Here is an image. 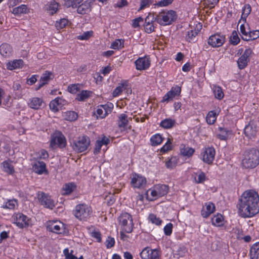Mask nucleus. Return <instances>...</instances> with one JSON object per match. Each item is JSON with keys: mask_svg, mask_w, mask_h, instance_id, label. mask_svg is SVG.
Wrapping results in <instances>:
<instances>
[{"mask_svg": "<svg viewBox=\"0 0 259 259\" xmlns=\"http://www.w3.org/2000/svg\"><path fill=\"white\" fill-rule=\"evenodd\" d=\"M259 212V196L254 192H244L239 199L238 213L242 218H250Z\"/></svg>", "mask_w": 259, "mask_h": 259, "instance_id": "1", "label": "nucleus"}, {"mask_svg": "<svg viewBox=\"0 0 259 259\" xmlns=\"http://www.w3.org/2000/svg\"><path fill=\"white\" fill-rule=\"evenodd\" d=\"M242 161V166L246 168H253L259 163V151L254 148L247 150Z\"/></svg>", "mask_w": 259, "mask_h": 259, "instance_id": "2", "label": "nucleus"}, {"mask_svg": "<svg viewBox=\"0 0 259 259\" xmlns=\"http://www.w3.org/2000/svg\"><path fill=\"white\" fill-rule=\"evenodd\" d=\"M177 17L176 13L173 10L162 11L158 14H154L155 21L161 25L170 24Z\"/></svg>", "mask_w": 259, "mask_h": 259, "instance_id": "3", "label": "nucleus"}, {"mask_svg": "<svg viewBox=\"0 0 259 259\" xmlns=\"http://www.w3.org/2000/svg\"><path fill=\"white\" fill-rule=\"evenodd\" d=\"M92 212L91 207L85 204H78L73 210V214L76 218L80 221H87L90 217Z\"/></svg>", "mask_w": 259, "mask_h": 259, "instance_id": "4", "label": "nucleus"}, {"mask_svg": "<svg viewBox=\"0 0 259 259\" xmlns=\"http://www.w3.org/2000/svg\"><path fill=\"white\" fill-rule=\"evenodd\" d=\"M90 144L89 138L87 136H82L79 137L77 140L74 141L72 147L74 151L80 153L85 151Z\"/></svg>", "mask_w": 259, "mask_h": 259, "instance_id": "5", "label": "nucleus"}, {"mask_svg": "<svg viewBox=\"0 0 259 259\" xmlns=\"http://www.w3.org/2000/svg\"><path fill=\"white\" fill-rule=\"evenodd\" d=\"M119 221L122 230L126 233H131L133 230V223L132 216L128 213H122L119 217Z\"/></svg>", "mask_w": 259, "mask_h": 259, "instance_id": "6", "label": "nucleus"}, {"mask_svg": "<svg viewBox=\"0 0 259 259\" xmlns=\"http://www.w3.org/2000/svg\"><path fill=\"white\" fill-rule=\"evenodd\" d=\"M66 139L63 134L60 131H55L51 136L50 146L52 148L57 146L59 148H63L66 146Z\"/></svg>", "mask_w": 259, "mask_h": 259, "instance_id": "7", "label": "nucleus"}, {"mask_svg": "<svg viewBox=\"0 0 259 259\" xmlns=\"http://www.w3.org/2000/svg\"><path fill=\"white\" fill-rule=\"evenodd\" d=\"M258 132L257 123L255 121L251 120L246 125L244 130L245 136L249 139H254Z\"/></svg>", "mask_w": 259, "mask_h": 259, "instance_id": "8", "label": "nucleus"}, {"mask_svg": "<svg viewBox=\"0 0 259 259\" xmlns=\"http://www.w3.org/2000/svg\"><path fill=\"white\" fill-rule=\"evenodd\" d=\"M14 223L20 228L29 226V220L28 217L22 213L15 214L13 216Z\"/></svg>", "mask_w": 259, "mask_h": 259, "instance_id": "9", "label": "nucleus"}, {"mask_svg": "<svg viewBox=\"0 0 259 259\" xmlns=\"http://www.w3.org/2000/svg\"><path fill=\"white\" fill-rule=\"evenodd\" d=\"M38 199L40 204L45 207L53 209L55 206V202L51 196L44 192L39 193Z\"/></svg>", "mask_w": 259, "mask_h": 259, "instance_id": "10", "label": "nucleus"}, {"mask_svg": "<svg viewBox=\"0 0 259 259\" xmlns=\"http://www.w3.org/2000/svg\"><path fill=\"white\" fill-rule=\"evenodd\" d=\"M47 228L48 231L57 234H61L64 231V224L60 221H49Z\"/></svg>", "mask_w": 259, "mask_h": 259, "instance_id": "11", "label": "nucleus"}, {"mask_svg": "<svg viewBox=\"0 0 259 259\" xmlns=\"http://www.w3.org/2000/svg\"><path fill=\"white\" fill-rule=\"evenodd\" d=\"M201 154L203 162L210 164L212 163L214 159L215 151L213 147H208L205 148Z\"/></svg>", "mask_w": 259, "mask_h": 259, "instance_id": "12", "label": "nucleus"}, {"mask_svg": "<svg viewBox=\"0 0 259 259\" xmlns=\"http://www.w3.org/2000/svg\"><path fill=\"white\" fill-rule=\"evenodd\" d=\"M225 42V36L217 33L211 35L208 40V44L213 48L222 46Z\"/></svg>", "mask_w": 259, "mask_h": 259, "instance_id": "13", "label": "nucleus"}, {"mask_svg": "<svg viewBox=\"0 0 259 259\" xmlns=\"http://www.w3.org/2000/svg\"><path fill=\"white\" fill-rule=\"evenodd\" d=\"M252 53V51L250 48L247 49L245 50L243 55L238 59L237 64L240 69H244L247 66L249 61V57Z\"/></svg>", "mask_w": 259, "mask_h": 259, "instance_id": "14", "label": "nucleus"}, {"mask_svg": "<svg viewBox=\"0 0 259 259\" xmlns=\"http://www.w3.org/2000/svg\"><path fill=\"white\" fill-rule=\"evenodd\" d=\"M155 21L154 14H149L146 17L144 25V29L146 32L151 33L155 31V26L153 23Z\"/></svg>", "mask_w": 259, "mask_h": 259, "instance_id": "15", "label": "nucleus"}, {"mask_svg": "<svg viewBox=\"0 0 259 259\" xmlns=\"http://www.w3.org/2000/svg\"><path fill=\"white\" fill-rule=\"evenodd\" d=\"M181 92L180 87H172L163 97L162 102H169L172 100L176 97L180 95Z\"/></svg>", "mask_w": 259, "mask_h": 259, "instance_id": "16", "label": "nucleus"}, {"mask_svg": "<svg viewBox=\"0 0 259 259\" xmlns=\"http://www.w3.org/2000/svg\"><path fill=\"white\" fill-rule=\"evenodd\" d=\"M136 69L137 70H142L148 68L150 64V60L146 58H140L135 62Z\"/></svg>", "mask_w": 259, "mask_h": 259, "instance_id": "17", "label": "nucleus"}, {"mask_svg": "<svg viewBox=\"0 0 259 259\" xmlns=\"http://www.w3.org/2000/svg\"><path fill=\"white\" fill-rule=\"evenodd\" d=\"M54 75L53 73L50 71H46L42 74L39 80V84L36 90H39L43 85L48 84L49 81L53 79Z\"/></svg>", "mask_w": 259, "mask_h": 259, "instance_id": "18", "label": "nucleus"}, {"mask_svg": "<svg viewBox=\"0 0 259 259\" xmlns=\"http://www.w3.org/2000/svg\"><path fill=\"white\" fill-rule=\"evenodd\" d=\"M215 209L214 204L212 202H208L206 203L205 207L202 208L201 214L203 218H207L215 211Z\"/></svg>", "mask_w": 259, "mask_h": 259, "instance_id": "19", "label": "nucleus"}, {"mask_svg": "<svg viewBox=\"0 0 259 259\" xmlns=\"http://www.w3.org/2000/svg\"><path fill=\"white\" fill-rule=\"evenodd\" d=\"M131 183L134 187L140 188L145 186L146 180L144 177L136 175L132 179Z\"/></svg>", "mask_w": 259, "mask_h": 259, "instance_id": "20", "label": "nucleus"}, {"mask_svg": "<svg viewBox=\"0 0 259 259\" xmlns=\"http://www.w3.org/2000/svg\"><path fill=\"white\" fill-rule=\"evenodd\" d=\"M34 171L38 174H42L46 171V165L43 161H38L33 165Z\"/></svg>", "mask_w": 259, "mask_h": 259, "instance_id": "21", "label": "nucleus"}, {"mask_svg": "<svg viewBox=\"0 0 259 259\" xmlns=\"http://www.w3.org/2000/svg\"><path fill=\"white\" fill-rule=\"evenodd\" d=\"M43 103L44 102L41 99L35 97L30 100L28 105L32 109L37 110L42 106Z\"/></svg>", "mask_w": 259, "mask_h": 259, "instance_id": "22", "label": "nucleus"}, {"mask_svg": "<svg viewBox=\"0 0 259 259\" xmlns=\"http://www.w3.org/2000/svg\"><path fill=\"white\" fill-rule=\"evenodd\" d=\"M12 52V49L8 44H3L0 46V53L5 57H10Z\"/></svg>", "mask_w": 259, "mask_h": 259, "instance_id": "23", "label": "nucleus"}, {"mask_svg": "<svg viewBox=\"0 0 259 259\" xmlns=\"http://www.w3.org/2000/svg\"><path fill=\"white\" fill-rule=\"evenodd\" d=\"M250 256L251 259H259V242L254 243L251 247Z\"/></svg>", "mask_w": 259, "mask_h": 259, "instance_id": "24", "label": "nucleus"}, {"mask_svg": "<svg viewBox=\"0 0 259 259\" xmlns=\"http://www.w3.org/2000/svg\"><path fill=\"white\" fill-rule=\"evenodd\" d=\"M60 7V5L55 0H53L48 5L47 11L51 15H53L58 12Z\"/></svg>", "mask_w": 259, "mask_h": 259, "instance_id": "25", "label": "nucleus"}, {"mask_svg": "<svg viewBox=\"0 0 259 259\" xmlns=\"http://www.w3.org/2000/svg\"><path fill=\"white\" fill-rule=\"evenodd\" d=\"M194 151L193 148L186 146L185 145L182 144L180 146V153L184 156L189 157L193 154Z\"/></svg>", "mask_w": 259, "mask_h": 259, "instance_id": "26", "label": "nucleus"}, {"mask_svg": "<svg viewBox=\"0 0 259 259\" xmlns=\"http://www.w3.org/2000/svg\"><path fill=\"white\" fill-rule=\"evenodd\" d=\"M92 94V92L88 90H82L76 95L75 99L78 101H84L90 98Z\"/></svg>", "mask_w": 259, "mask_h": 259, "instance_id": "27", "label": "nucleus"}, {"mask_svg": "<svg viewBox=\"0 0 259 259\" xmlns=\"http://www.w3.org/2000/svg\"><path fill=\"white\" fill-rule=\"evenodd\" d=\"M128 123L127 116L125 114H120L118 116V126L119 128L125 129Z\"/></svg>", "mask_w": 259, "mask_h": 259, "instance_id": "28", "label": "nucleus"}, {"mask_svg": "<svg viewBox=\"0 0 259 259\" xmlns=\"http://www.w3.org/2000/svg\"><path fill=\"white\" fill-rule=\"evenodd\" d=\"M158 194V197H162L168 193V187L166 185L159 184L155 186Z\"/></svg>", "mask_w": 259, "mask_h": 259, "instance_id": "29", "label": "nucleus"}, {"mask_svg": "<svg viewBox=\"0 0 259 259\" xmlns=\"http://www.w3.org/2000/svg\"><path fill=\"white\" fill-rule=\"evenodd\" d=\"M90 3L85 2L78 6L77 11L79 14H84L90 11Z\"/></svg>", "mask_w": 259, "mask_h": 259, "instance_id": "30", "label": "nucleus"}, {"mask_svg": "<svg viewBox=\"0 0 259 259\" xmlns=\"http://www.w3.org/2000/svg\"><path fill=\"white\" fill-rule=\"evenodd\" d=\"M176 121L170 118H166L161 121L160 125L164 128H171L175 126Z\"/></svg>", "mask_w": 259, "mask_h": 259, "instance_id": "31", "label": "nucleus"}, {"mask_svg": "<svg viewBox=\"0 0 259 259\" xmlns=\"http://www.w3.org/2000/svg\"><path fill=\"white\" fill-rule=\"evenodd\" d=\"M251 11V8L250 5L246 4L243 8L242 15L241 20L239 21V23L240 22L241 20H243L245 22L246 20V18L249 15Z\"/></svg>", "mask_w": 259, "mask_h": 259, "instance_id": "32", "label": "nucleus"}, {"mask_svg": "<svg viewBox=\"0 0 259 259\" xmlns=\"http://www.w3.org/2000/svg\"><path fill=\"white\" fill-rule=\"evenodd\" d=\"M76 188L75 185L73 183H68L64 185L62 188V194L63 195H69L71 193L75 188Z\"/></svg>", "mask_w": 259, "mask_h": 259, "instance_id": "33", "label": "nucleus"}, {"mask_svg": "<svg viewBox=\"0 0 259 259\" xmlns=\"http://www.w3.org/2000/svg\"><path fill=\"white\" fill-rule=\"evenodd\" d=\"M27 7L25 5H21L13 9L12 13L15 15H18L21 14L26 13Z\"/></svg>", "mask_w": 259, "mask_h": 259, "instance_id": "34", "label": "nucleus"}, {"mask_svg": "<svg viewBox=\"0 0 259 259\" xmlns=\"http://www.w3.org/2000/svg\"><path fill=\"white\" fill-rule=\"evenodd\" d=\"M212 225L215 226H221L223 225V217L221 214H218L214 215L211 219Z\"/></svg>", "mask_w": 259, "mask_h": 259, "instance_id": "35", "label": "nucleus"}, {"mask_svg": "<svg viewBox=\"0 0 259 259\" xmlns=\"http://www.w3.org/2000/svg\"><path fill=\"white\" fill-rule=\"evenodd\" d=\"M18 202L16 199H10L8 200L6 203L2 206L4 208H7L10 209H14L16 205H17Z\"/></svg>", "mask_w": 259, "mask_h": 259, "instance_id": "36", "label": "nucleus"}, {"mask_svg": "<svg viewBox=\"0 0 259 259\" xmlns=\"http://www.w3.org/2000/svg\"><path fill=\"white\" fill-rule=\"evenodd\" d=\"M150 141L151 142V145L155 146L160 144L162 142V138L159 134H156L151 138Z\"/></svg>", "mask_w": 259, "mask_h": 259, "instance_id": "37", "label": "nucleus"}, {"mask_svg": "<svg viewBox=\"0 0 259 259\" xmlns=\"http://www.w3.org/2000/svg\"><path fill=\"white\" fill-rule=\"evenodd\" d=\"M206 120L208 124H213L216 120V113L214 111H209L206 116Z\"/></svg>", "mask_w": 259, "mask_h": 259, "instance_id": "38", "label": "nucleus"}, {"mask_svg": "<svg viewBox=\"0 0 259 259\" xmlns=\"http://www.w3.org/2000/svg\"><path fill=\"white\" fill-rule=\"evenodd\" d=\"M213 90L214 96L217 99L221 100L224 97V94L221 87L214 86Z\"/></svg>", "mask_w": 259, "mask_h": 259, "instance_id": "39", "label": "nucleus"}, {"mask_svg": "<svg viewBox=\"0 0 259 259\" xmlns=\"http://www.w3.org/2000/svg\"><path fill=\"white\" fill-rule=\"evenodd\" d=\"M3 170L9 174H12L14 171L13 166L8 161H4L3 163Z\"/></svg>", "mask_w": 259, "mask_h": 259, "instance_id": "40", "label": "nucleus"}, {"mask_svg": "<svg viewBox=\"0 0 259 259\" xmlns=\"http://www.w3.org/2000/svg\"><path fill=\"white\" fill-rule=\"evenodd\" d=\"M220 131L221 133L217 135V137L221 140H226L229 133L231 131L227 130L226 128L220 127Z\"/></svg>", "mask_w": 259, "mask_h": 259, "instance_id": "41", "label": "nucleus"}, {"mask_svg": "<svg viewBox=\"0 0 259 259\" xmlns=\"http://www.w3.org/2000/svg\"><path fill=\"white\" fill-rule=\"evenodd\" d=\"M78 117L77 114L74 111H70L65 113V119L69 121H74Z\"/></svg>", "mask_w": 259, "mask_h": 259, "instance_id": "42", "label": "nucleus"}, {"mask_svg": "<svg viewBox=\"0 0 259 259\" xmlns=\"http://www.w3.org/2000/svg\"><path fill=\"white\" fill-rule=\"evenodd\" d=\"M248 36V38H245V41L254 40L257 39V38H259V30L250 31L249 32Z\"/></svg>", "mask_w": 259, "mask_h": 259, "instance_id": "43", "label": "nucleus"}, {"mask_svg": "<svg viewBox=\"0 0 259 259\" xmlns=\"http://www.w3.org/2000/svg\"><path fill=\"white\" fill-rule=\"evenodd\" d=\"M68 23V21L67 19L65 18L61 19L59 21L56 22L55 27L57 30H59L65 27Z\"/></svg>", "mask_w": 259, "mask_h": 259, "instance_id": "44", "label": "nucleus"}, {"mask_svg": "<svg viewBox=\"0 0 259 259\" xmlns=\"http://www.w3.org/2000/svg\"><path fill=\"white\" fill-rule=\"evenodd\" d=\"M230 41L231 44L233 45H237L240 41V38L238 37L237 32L236 31L234 30L230 37Z\"/></svg>", "mask_w": 259, "mask_h": 259, "instance_id": "45", "label": "nucleus"}, {"mask_svg": "<svg viewBox=\"0 0 259 259\" xmlns=\"http://www.w3.org/2000/svg\"><path fill=\"white\" fill-rule=\"evenodd\" d=\"M80 84H72L68 87L67 90L71 94H76L80 89Z\"/></svg>", "mask_w": 259, "mask_h": 259, "instance_id": "46", "label": "nucleus"}, {"mask_svg": "<svg viewBox=\"0 0 259 259\" xmlns=\"http://www.w3.org/2000/svg\"><path fill=\"white\" fill-rule=\"evenodd\" d=\"M105 105H101L100 108H98L96 110V114L98 117L101 118H104L107 112L105 108Z\"/></svg>", "mask_w": 259, "mask_h": 259, "instance_id": "47", "label": "nucleus"}, {"mask_svg": "<svg viewBox=\"0 0 259 259\" xmlns=\"http://www.w3.org/2000/svg\"><path fill=\"white\" fill-rule=\"evenodd\" d=\"M148 218L152 223L156 225H160L162 223V220L154 214H150Z\"/></svg>", "mask_w": 259, "mask_h": 259, "instance_id": "48", "label": "nucleus"}, {"mask_svg": "<svg viewBox=\"0 0 259 259\" xmlns=\"http://www.w3.org/2000/svg\"><path fill=\"white\" fill-rule=\"evenodd\" d=\"M124 40L122 39H116L111 44V48L113 49H118L123 47Z\"/></svg>", "mask_w": 259, "mask_h": 259, "instance_id": "49", "label": "nucleus"}, {"mask_svg": "<svg viewBox=\"0 0 259 259\" xmlns=\"http://www.w3.org/2000/svg\"><path fill=\"white\" fill-rule=\"evenodd\" d=\"M177 160L176 157H171L169 160L166 162L165 165L168 168H173L177 164Z\"/></svg>", "mask_w": 259, "mask_h": 259, "instance_id": "50", "label": "nucleus"}, {"mask_svg": "<svg viewBox=\"0 0 259 259\" xmlns=\"http://www.w3.org/2000/svg\"><path fill=\"white\" fill-rule=\"evenodd\" d=\"M151 249L149 247H146L143 249L140 253L142 259H148L149 258Z\"/></svg>", "mask_w": 259, "mask_h": 259, "instance_id": "51", "label": "nucleus"}, {"mask_svg": "<svg viewBox=\"0 0 259 259\" xmlns=\"http://www.w3.org/2000/svg\"><path fill=\"white\" fill-rule=\"evenodd\" d=\"M149 258L150 259H159L160 253L158 250L156 249H151L150 251Z\"/></svg>", "mask_w": 259, "mask_h": 259, "instance_id": "52", "label": "nucleus"}, {"mask_svg": "<svg viewBox=\"0 0 259 259\" xmlns=\"http://www.w3.org/2000/svg\"><path fill=\"white\" fill-rule=\"evenodd\" d=\"M171 149V142L170 139L167 140L165 144L161 148L160 151L162 153L166 152Z\"/></svg>", "mask_w": 259, "mask_h": 259, "instance_id": "53", "label": "nucleus"}, {"mask_svg": "<svg viewBox=\"0 0 259 259\" xmlns=\"http://www.w3.org/2000/svg\"><path fill=\"white\" fill-rule=\"evenodd\" d=\"M65 5L67 7H76L77 4L79 3V0H64Z\"/></svg>", "mask_w": 259, "mask_h": 259, "instance_id": "54", "label": "nucleus"}, {"mask_svg": "<svg viewBox=\"0 0 259 259\" xmlns=\"http://www.w3.org/2000/svg\"><path fill=\"white\" fill-rule=\"evenodd\" d=\"M50 108L51 110L57 112L59 110V106H58V103L57 102L56 99H54L53 101H52L50 103Z\"/></svg>", "mask_w": 259, "mask_h": 259, "instance_id": "55", "label": "nucleus"}, {"mask_svg": "<svg viewBox=\"0 0 259 259\" xmlns=\"http://www.w3.org/2000/svg\"><path fill=\"white\" fill-rule=\"evenodd\" d=\"M93 34V31H87L84 32L82 35L77 36V38L80 40H87Z\"/></svg>", "mask_w": 259, "mask_h": 259, "instance_id": "56", "label": "nucleus"}, {"mask_svg": "<svg viewBox=\"0 0 259 259\" xmlns=\"http://www.w3.org/2000/svg\"><path fill=\"white\" fill-rule=\"evenodd\" d=\"M153 2L152 0H141L140 7L139 11L144 9L147 7H149Z\"/></svg>", "mask_w": 259, "mask_h": 259, "instance_id": "57", "label": "nucleus"}, {"mask_svg": "<svg viewBox=\"0 0 259 259\" xmlns=\"http://www.w3.org/2000/svg\"><path fill=\"white\" fill-rule=\"evenodd\" d=\"M173 225L171 223L167 224L164 228V234L167 236H169L172 232Z\"/></svg>", "mask_w": 259, "mask_h": 259, "instance_id": "58", "label": "nucleus"}, {"mask_svg": "<svg viewBox=\"0 0 259 259\" xmlns=\"http://www.w3.org/2000/svg\"><path fill=\"white\" fill-rule=\"evenodd\" d=\"M23 61L22 60H18L14 61L12 63L11 68L10 69H14L17 68H20L21 66L23 65Z\"/></svg>", "mask_w": 259, "mask_h": 259, "instance_id": "59", "label": "nucleus"}, {"mask_svg": "<svg viewBox=\"0 0 259 259\" xmlns=\"http://www.w3.org/2000/svg\"><path fill=\"white\" fill-rule=\"evenodd\" d=\"M187 39L190 41L193 37H195L198 33V31L196 30H192L191 31H189L187 32Z\"/></svg>", "mask_w": 259, "mask_h": 259, "instance_id": "60", "label": "nucleus"}, {"mask_svg": "<svg viewBox=\"0 0 259 259\" xmlns=\"http://www.w3.org/2000/svg\"><path fill=\"white\" fill-rule=\"evenodd\" d=\"M124 85V84H121L115 88L113 92V96L114 97H117L121 94V93L122 92Z\"/></svg>", "mask_w": 259, "mask_h": 259, "instance_id": "61", "label": "nucleus"}, {"mask_svg": "<svg viewBox=\"0 0 259 259\" xmlns=\"http://www.w3.org/2000/svg\"><path fill=\"white\" fill-rule=\"evenodd\" d=\"M91 236L96 238L98 242H100L102 241L101 234L99 231L94 230L91 232Z\"/></svg>", "mask_w": 259, "mask_h": 259, "instance_id": "62", "label": "nucleus"}, {"mask_svg": "<svg viewBox=\"0 0 259 259\" xmlns=\"http://www.w3.org/2000/svg\"><path fill=\"white\" fill-rule=\"evenodd\" d=\"M174 0H161L158 2L156 5L159 7H166L171 4Z\"/></svg>", "mask_w": 259, "mask_h": 259, "instance_id": "63", "label": "nucleus"}, {"mask_svg": "<svg viewBox=\"0 0 259 259\" xmlns=\"http://www.w3.org/2000/svg\"><path fill=\"white\" fill-rule=\"evenodd\" d=\"M106 245L107 248H110L114 246L115 244L114 239L111 237H108L106 241Z\"/></svg>", "mask_w": 259, "mask_h": 259, "instance_id": "64", "label": "nucleus"}]
</instances>
